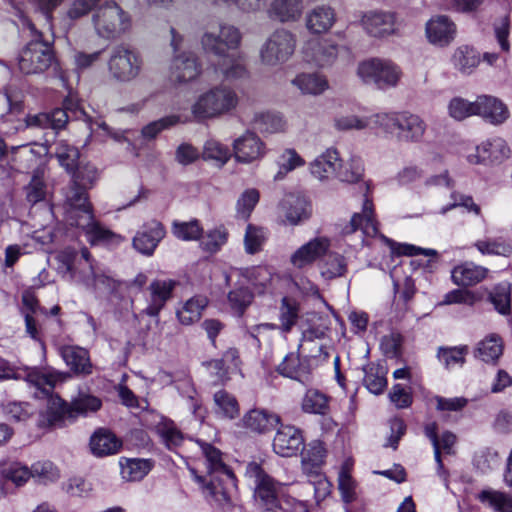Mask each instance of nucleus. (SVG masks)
Returning <instances> with one entry per match:
<instances>
[{
    "label": "nucleus",
    "mask_w": 512,
    "mask_h": 512,
    "mask_svg": "<svg viewBox=\"0 0 512 512\" xmlns=\"http://www.w3.org/2000/svg\"><path fill=\"white\" fill-rule=\"evenodd\" d=\"M122 478L127 481H139L143 479L153 467L149 459H125L120 461Z\"/></svg>",
    "instance_id": "42"
},
{
    "label": "nucleus",
    "mask_w": 512,
    "mask_h": 512,
    "mask_svg": "<svg viewBox=\"0 0 512 512\" xmlns=\"http://www.w3.org/2000/svg\"><path fill=\"white\" fill-rule=\"evenodd\" d=\"M26 380L37 389L35 392L36 397H48L49 407L51 398L56 397L52 395L53 389L58 382L63 381V376L61 373L56 371L40 370L34 368L27 372Z\"/></svg>",
    "instance_id": "25"
},
{
    "label": "nucleus",
    "mask_w": 512,
    "mask_h": 512,
    "mask_svg": "<svg viewBox=\"0 0 512 512\" xmlns=\"http://www.w3.org/2000/svg\"><path fill=\"white\" fill-rule=\"evenodd\" d=\"M142 65L140 53L124 43L112 47L107 62L111 78L120 83H128L136 79L141 73Z\"/></svg>",
    "instance_id": "6"
},
{
    "label": "nucleus",
    "mask_w": 512,
    "mask_h": 512,
    "mask_svg": "<svg viewBox=\"0 0 512 512\" xmlns=\"http://www.w3.org/2000/svg\"><path fill=\"white\" fill-rule=\"evenodd\" d=\"M244 425L256 432H264L273 424L280 422V418L274 414H268L264 410H251L244 416Z\"/></svg>",
    "instance_id": "45"
},
{
    "label": "nucleus",
    "mask_w": 512,
    "mask_h": 512,
    "mask_svg": "<svg viewBox=\"0 0 512 512\" xmlns=\"http://www.w3.org/2000/svg\"><path fill=\"white\" fill-rule=\"evenodd\" d=\"M488 275V269L473 262H465L456 266L451 273L452 281L458 286H473Z\"/></svg>",
    "instance_id": "34"
},
{
    "label": "nucleus",
    "mask_w": 512,
    "mask_h": 512,
    "mask_svg": "<svg viewBox=\"0 0 512 512\" xmlns=\"http://www.w3.org/2000/svg\"><path fill=\"white\" fill-rule=\"evenodd\" d=\"M299 318V304L296 300L283 297L279 307V329L288 333L295 326Z\"/></svg>",
    "instance_id": "43"
},
{
    "label": "nucleus",
    "mask_w": 512,
    "mask_h": 512,
    "mask_svg": "<svg viewBox=\"0 0 512 512\" xmlns=\"http://www.w3.org/2000/svg\"><path fill=\"white\" fill-rule=\"evenodd\" d=\"M468 353L466 346L462 347H440L437 353V357L440 362L443 363L445 368L451 369L455 366L461 367L465 363V356Z\"/></svg>",
    "instance_id": "57"
},
{
    "label": "nucleus",
    "mask_w": 512,
    "mask_h": 512,
    "mask_svg": "<svg viewBox=\"0 0 512 512\" xmlns=\"http://www.w3.org/2000/svg\"><path fill=\"white\" fill-rule=\"evenodd\" d=\"M242 40L238 28L229 24H221L218 32H205L201 38V45L205 52L218 57L228 54L239 48Z\"/></svg>",
    "instance_id": "10"
},
{
    "label": "nucleus",
    "mask_w": 512,
    "mask_h": 512,
    "mask_svg": "<svg viewBox=\"0 0 512 512\" xmlns=\"http://www.w3.org/2000/svg\"><path fill=\"white\" fill-rule=\"evenodd\" d=\"M336 21L334 9L330 6H316L307 12L305 26L313 34H321L329 31Z\"/></svg>",
    "instance_id": "30"
},
{
    "label": "nucleus",
    "mask_w": 512,
    "mask_h": 512,
    "mask_svg": "<svg viewBox=\"0 0 512 512\" xmlns=\"http://www.w3.org/2000/svg\"><path fill=\"white\" fill-rule=\"evenodd\" d=\"M36 38L26 44L18 56V69L25 75L44 73L55 60L53 47L42 39V34L35 29L34 24H28Z\"/></svg>",
    "instance_id": "4"
},
{
    "label": "nucleus",
    "mask_w": 512,
    "mask_h": 512,
    "mask_svg": "<svg viewBox=\"0 0 512 512\" xmlns=\"http://www.w3.org/2000/svg\"><path fill=\"white\" fill-rule=\"evenodd\" d=\"M60 355L76 375L87 376L93 372L89 352L79 346L67 345L60 348Z\"/></svg>",
    "instance_id": "28"
},
{
    "label": "nucleus",
    "mask_w": 512,
    "mask_h": 512,
    "mask_svg": "<svg viewBox=\"0 0 512 512\" xmlns=\"http://www.w3.org/2000/svg\"><path fill=\"white\" fill-rule=\"evenodd\" d=\"M172 232L174 236L183 241L198 240L203 233L198 220H191L188 222L175 221L172 225Z\"/></svg>",
    "instance_id": "58"
},
{
    "label": "nucleus",
    "mask_w": 512,
    "mask_h": 512,
    "mask_svg": "<svg viewBox=\"0 0 512 512\" xmlns=\"http://www.w3.org/2000/svg\"><path fill=\"white\" fill-rule=\"evenodd\" d=\"M341 50L342 47L332 39H310L303 45L302 54L306 62L318 67H327L335 62Z\"/></svg>",
    "instance_id": "11"
},
{
    "label": "nucleus",
    "mask_w": 512,
    "mask_h": 512,
    "mask_svg": "<svg viewBox=\"0 0 512 512\" xmlns=\"http://www.w3.org/2000/svg\"><path fill=\"white\" fill-rule=\"evenodd\" d=\"M305 440L300 429L292 425H281L273 439V451L281 457H293L303 451Z\"/></svg>",
    "instance_id": "16"
},
{
    "label": "nucleus",
    "mask_w": 512,
    "mask_h": 512,
    "mask_svg": "<svg viewBox=\"0 0 512 512\" xmlns=\"http://www.w3.org/2000/svg\"><path fill=\"white\" fill-rule=\"evenodd\" d=\"M304 10L303 0H272L267 9L270 19L280 23L297 22Z\"/></svg>",
    "instance_id": "27"
},
{
    "label": "nucleus",
    "mask_w": 512,
    "mask_h": 512,
    "mask_svg": "<svg viewBox=\"0 0 512 512\" xmlns=\"http://www.w3.org/2000/svg\"><path fill=\"white\" fill-rule=\"evenodd\" d=\"M30 471L31 477L43 484L55 482L60 476L58 469L49 461L34 463Z\"/></svg>",
    "instance_id": "63"
},
{
    "label": "nucleus",
    "mask_w": 512,
    "mask_h": 512,
    "mask_svg": "<svg viewBox=\"0 0 512 512\" xmlns=\"http://www.w3.org/2000/svg\"><path fill=\"white\" fill-rule=\"evenodd\" d=\"M176 282L171 279H156L148 287L149 303L144 309V313L151 317H156L166 305V302L172 297V292Z\"/></svg>",
    "instance_id": "22"
},
{
    "label": "nucleus",
    "mask_w": 512,
    "mask_h": 512,
    "mask_svg": "<svg viewBox=\"0 0 512 512\" xmlns=\"http://www.w3.org/2000/svg\"><path fill=\"white\" fill-rule=\"evenodd\" d=\"M295 35L284 28L275 30L260 49V59L264 65L277 66L286 62L294 53Z\"/></svg>",
    "instance_id": "7"
},
{
    "label": "nucleus",
    "mask_w": 512,
    "mask_h": 512,
    "mask_svg": "<svg viewBox=\"0 0 512 512\" xmlns=\"http://www.w3.org/2000/svg\"><path fill=\"white\" fill-rule=\"evenodd\" d=\"M25 122L27 127L59 130L64 128L68 122V114L65 109L58 108L50 113L28 115Z\"/></svg>",
    "instance_id": "37"
},
{
    "label": "nucleus",
    "mask_w": 512,
    "mask_h": 512,
    "mask_svg": "<svg viewBox=\"0 0 512 512\" xmlns=\"http://www.w3.org/2000/svg\"><path fill=\"white\" fill-rule=\"evenodd\" d=\"M64 196L66 221L69 225H76L81 214L92 213V205L88 201L86 188L79 183L72 180V183L65 189Z\"/></svg>",
    "instance_id": "15"
},
{
    "label": "nucleus",
    "mask_w": 512,
    "mask_h": 512,
    "mask_svg": "<svg viewBox=\"0 0 512 512\" xmlns=\"http://www.w3.org/2000/svg\"><path fill=\"white\" fill-rule=\"evenodd\" d=\"M26 200L34 205L46 198L47 186L44 181V174L41 170L33 172L30 182L24 188Z\"/></svg>",
    "instance_id": "52"
},
{
    "label": "nucleus",
    "mask_w": 512,
    "mask_h": 512,
    "mask_svg": "<svg viewBox=\"0 0 512 512\" xmlns=\"http://www.w3.org/2000/svg\"><path fill=\"white\" fill-rule=\"evenodd\" d=\"M357 75L364 84L379 90L395 88L403 75L401 68L389 59L369 58L357 66Z\"/></svg>",
    "instance_id": "5"
},
{
    "label": "nucleus",
    "mask_w": 512,
    "mask_h": 512,
    "mask_svg": "<svg viewBox=\"0 0 512 512\" xmlns=\"http://www.w3.org/2000/svg\"><path fill=\"white\" fill-rule=\"evenodd\" d=\"M478 500L495 512H512V495L494 490L484 489L478 496Z\"/></svg>",
    "instance_id": "38"
},
{
    "label": "nucleus",
    "mask_w": 512,
    "mask_h": 512,
    "mask_svg": "<svg viewBox=\"0 0 512 512\" xmlns=\"http://www.w3.org/2000/svg\"><path fill=\"white\" fill-rule=\"evenodd\" d=\"M362 230V232L369 237H374L378 233L377 221L374 218L373 204L365 198L361 213H355L348 225L345 226V233H353L356 230Z\"/></svg>",
    "instance_id": "31"
},
{
    "label": "nucleus",
    "mask_w": 512,
    "mask_h": 512,
    "mask_svg": "<svg viewBox=\"0 0 512 512\" xmlns=\"http://www.w3.org/2000/svg\"><path fill=\"white\" fill-rule=\"evenodd\" d=\"M254 124L262 133H278L285 130L286 122L276 113H259L254 118Z\"/></svg>",
    "instance_id": "53"
},
{
    "label": "nucleus",
    "mask_w": 512,
    "mask_h": 512,
    "mask_svg": "<svg viewBox=\"0 0 512 512\" xmlns=\"http://www.w3.org/2000/svg\"><path fill=\"white\" fill-rule=\"evenodd\" d=\"M426 129L427 125L419 115L404 111L401 112L395 137L400 142L418 143L423 139Z\"/></svg>",
    "instance_id": "23"
},
{
    "label": "nucleus",
    "mask_w": 512,
    "mask_h": 512,
    "mask_svg": "<svg viewBox=\"0 0 512 512\" xmlns=\"http://www.w3.org/2000/svg\"><path fill=\"white\" fill-rule=\"evenodd\" d=\"M55 155L62 167H64L69 173H74L75 169L79 166V150L69 145L65 141L58 142L56 146Z\"/></svg>",
    "instance_id": "54"
},
{
    "label": "nucleus",
    "mask_w": 512,
    "mask_h": 512,
    "mask_svg": "<svg viewBox=\"0 0 512 512\" xmlns=\"http://www.w3.org/2000/svg\"><path fill=\"white\" fill-rule=\"evenodd\" d=\"M246 473L254 481L256 502L266 506L265 511H274L278 504L279 484L255 462L248 464Z\"/></svg>",
    "instance_id": "9"
},
{
    "label": "nucleus",
    "mask_w": 512,
    "mask_h": 512,
    "mask_svg": "<svg viewBox=\"0 0 512 512\" xmlns=\"http://www.w3.org/2000/svg\"><path fill=\"white\" fill-rule=\"evenodd\" d=\"M227 239V231L222 228H216L203 236L200 246L206 252L215 253L227 242Z\"/></svg>",
    "instance_id": "64"
},
{
    "label": "nucleus",
    "mask_w": 512,
    "mask_h": 512,
    "mask_svg": "<svg viewBox=\"0 0 512 512\" xmlns=\"http://www.w3.org/2000/svg\"><path fill=\"white\" fill-rule=\"evenodd\" d=\"M503 353V341L500 336L491 334L480 341L475 351V357L487 363H495Z\"/></svg>",
    "instance_id": "39"
},
{
    "label": "nucleus",
    "mask_w": 512,
    "mask_h": 512,
    "mask_svg": "<svg viewBox=\"0 0 512 512\" xmlns=\"http://www.w3.org/2000/svg\"><path fill=\"white\" fill-rule=\"evenodd\" d=\"M267 235L262 227L249 224L244 237L245 250L249 254H255L262 249Z\"/></svg>",
    "instance_id": "61"
},
{
    "label": "nucleus",
    "mask_w": 512,
    "mask_h": 512,
    "mask_svg": "<svg viewBox=\"0 0 512 512\" xmlns=\"http://www.w3.org/2000/svg\"><path fill=\"white\" fill-rule=\"evenodd\" d=\"M338 164V152L335 149H327L310 163L309 169L313 177L324 181L335 175Z\"/></svg>",
    "instance_id": "35"
},
{
    "label": "nucleus",
    "mask_w": 512,
    "mask_h": 512,
    "mask_svg": "<svg viewBox=\"0 0 512 512\" xmlns=\"http://www.w3.org/2000/svg\"><path fill=\"white\" fill-rule=\"evenodd\" d=\"M238 97L227 86H217L200 94L191 106L197 120L215 118L228 113L237 106Z\"/></svg>",
    "instance_id": "3"
},
{
    "label": "nucleus",
    "mask_w": 512,
    "mask_h": 512,
    "mask_svg": "<svg viewBox=\"0 0 512 512\" xmlns=\"http://www.w3.org/2000/svg\"><path fill=\"white\" fill-rule=\"evenodd\" d=\"M336 177L347 183L359 181L363 176V164L357 157H351L348 161L337 165Z\"/></svg>",
    "instance_id": "51"
},
{
    "label": "nucleus",
    "mask_w": 512,
    "mask_h": 512,
    "mask_svg": "<svg viewBox=\"0 0 512 512\" xmlns=\"http://www.w3.org/2000/svg\"><path fill=\"white\" fill-rule=\"evenodd\" d=\"M207 463L209 480L197 475L193 470L194 479L201 485L204 498L218 507H226L231 504L228 487L234 484V474L223 462L221 451L213 445L197 440Z\"/></svg>",
    "instance_id": "1"
},
{
    "label": "nucleus",
    "mask_w": 512,
    "mask_h": 512,
    "mask_svg": "<svg viewBox=\"0 0 512 512\" xmlns=\"http://www.w3.org/2000/svg\"><path fill=\"white\" fill-rule=\"evenodd\" d=\"M90 450L97 457L117 453L121 448V441L106 428L97 429L90 437Z\"/></svg>",
    "instance_id": "33"
},
{
    "label": "nucleus",
    "mask_w": 512,
    "mask_h": 512,
    "mask_svg": "<svg viewBox=\"0 0 512 512\" xmlns=\"http://www.w3.org/2000/svg\"><path fill=\"white\" fill-rule=\"evenodd\" d=\"M101 405L99 398L88 394L79 395L70 404L60 397L51 398L49 406L50 421L56 422L65 417H76L78 415L85 416L99 410Z\"/></svg>",
    "instance_id": "8"
},
{
    "label": "nucleus",
    "mask_w": 512,
    "mask_h": 512,
    "mask_svg": "<svg viewBox=\"0 0 512 512\" xmlns=\"http://www.w3.org/2000/svg\"><path fill=\"white\" fill-rule=\"evenodd\" d=\"M81 256L87 266V271L81 272L79 275V282H81L87 289L94 291H109L114 288V281L112 278L104 275L91 261V255L87 248H83Z\"/></svg>",
    "instance_id": "24"
},
{
    "label": "nucleus",
    "mask_w": 512,
    "mask_h": 512,
    "mask_svg": "<svg viewBox=\"0 0 512 512\" xmlns=\"http://www.w3.org/2000/svg\"><path fill=\"white\" fill-rule=\"evenodd\" d=\"M201 74V64L192 52L174 55L170 68L169 80L175 85L186 84L196 80Z\"/></svg>",
    "instance_id": "14"
},
{
    "label": "nucleus",
    "mask_w": 512,
    "mask_h": 512,
    "mask_svg": "<svg viewBox=\"0 0 512 512\" xmlns=\"http://www.w3.org/2000/svg\"><path fill=\"white\" fill-rule=\"evenodd\" d=\"M364 372L363 381L367 389L376 395L381 394L387 385L384 368L379 365L371 364L364 368Z\"/></svg>",
    "instance_id": "49"
},
{
    "label": "nucleus",
    "mask_w": 512,
    "mask_h": 512,
    "mask_svg": "<svg viewBox=\"0 0 512 512\" xmlns=\"http://www.w3.org/2000/svg\"><path fill=\"white\" fill-rule=\"evenodd\" d=\"M75 227L81 228L91 244L120 242L121 237L95 221L93 213L80 215Z\"/></svg>",
    "instance_id": "29"
},
{
    "label": "nucleus",
    "mask_w": 512,
    "mask_h": 512,
    "mask_svg": "<svg viewBox=\"0 0 512 512\" xmlns=\"http://www.w3.org/2000/svg\"><path fill=\"white\" fill-rule=\"evenodd\" d=\"M361 26L364 31L374 38H385L397 31L396 16L391 12L369 11L363 14Z\"/></svg>",
    "instance_id": "17"
},
{
    "label": "nucleus",
    "mask_w": 512,
    "mask_h": 512,
    "mask_svg": "<svg viewBox=\"0 0 512 512\" xmlns=\"http://www.w3.org/2000/svg\"><path fill=\"white\" fill-rule=\"evenodd\" d=\"M208 305V299L204 296H195L187 300L181 309L177 311V318L183 325H191L197 322L203 310Z\"/></svg>",
    "instance_id": "40"
},
{
    "label": "nucleus",
    "mask_w": 512,
    "mask_h": 512,
    "mask_svg": "<svg viewBox=\"0 0 512 512\" xmlns=\"http://www.w3.org/2000/svg\"><path fill=\"white\" fill-rule=\"evenodd\" d=\"M214 403L217 407L216 412L225 418L233 419L239 415V405L236 398L225 390H220L214 394Z\"/></svg>",
    "instance_id": "55"
},
{
    "label": "nucleus",
    "mask_w": 512,
    "mask_h": 512,
    "mask_svg": "<svg viewBox=\"0 0 512 512\" xmlns=\"http://www.w3.org/2000/svg\"><path fill=\"white\" fill-rule=\"evenodd\" d=\"M92 25L96 34L104 39H115L125 34L132 25L131 16L115 1L98 4L92 13Z\"/></svg>",
    "instance_id": "2"
},
{
    "label": "nucleus",
    "mask_w": 512,
    "mask_h": 512,
    "mask_svg": "<svg viewBox=\"0 0 512 512\" xmlns=\"http://www.w3.org/2000/svg\"><path fill=\"white\" fill-rule=\"evenodd\" d=\"M477 250L483 255H498L510 257L512 255V242L503 239L478 240L475 243Z\"/></svg>",
    "instance_id": "50"
},
{
    "label": "nucleus",
    "mask_w": 512,
    "mask_h": 512,
    "mask_svg": "<svg viewBox=\"0 0 512 512\" xmlns=\"http://www.w3.org/2000/svg\"><path fill=\"white\" fill-rule=\"evenodd\" d=\"M476 116L492 125L503 124L510 116L505 103L492 95H479L475 99Z\"/></svg>",
    "instance_id": "19"
},
{
    "label": "nucleus",
    "mask_w": 512,
    "mask_h": 512,
    "mask_svg": "<svg viewBox=\"0 0 512 512\" xmlns=\"http://www.w3.org/2000/svg\"><path fill=\"white\" fill-rule=\"evenodd\" d=\"M401 112H380L370 117L371 123L382 129L385 133L395 135L398 128Z\"/></svg>",
    "instance_id": "62"
},
{
    "label": "nucleus",
    "mask_w": 512,
    "mask_h": 512,
    "mask_svg": "<svg viewBox=\"0 0 512 512\" xmlns=\"http://www.w3.org/2000/svg\"><path fill=\"white\" fill-rule=\"evenodd\" d=\"M216 63L215 71L227 81L244 79L248 75L244 57L238 54H226L220 56Z\"/></svg>",
    "instance_id": "32"
},
{
    "label": "nucleus",
    "mask_w": 512,
    "mask_h": 512,
    "mask_svg": "<svg viewBox=\"0 0 512 512\" xmlns=\"http://www.w3.org/2000/svg\"><path fill=\"white\" fill-rule=\"evenodd\" d=\"M330 248L327 237H316L302 245L291 255V263L298 269L311 266L320 257L326 255Z\"/></svg>",
    "instance_id": "20"
},
{
    "label": "nucleus",
    "mask_w": 512,
    "mask_h": 512,
    "mask_svg": "<svg viewBox=\"0 0 512 512\" xmlns=\"http://www.w3.org/2000/svg\"><path fill=\"white\" fill-rule=\"evenodd\" d=\"M510 155V149L502 138L489 139L475 148V152L467 159L472 164H488L502 162Z\"/></svg>",
    "instance_id": "18"
},
{
    "label": "nucleus",
    "mask_w": 512,
    "mask_h": 512,
    "mask_svg": "<svg viewBox=\"0 0 512 512\" xmlns=\"http://www.w3.org/2000/svg\"><path fill=\"white\" fill-rule=\"evenodd\" d=\"M230 149L215 139H209L205 142L202 157L206 161H213L215 165L222 167L231 158Z\"/></svg>",
    "instance_id": "46"
},
{
    "label": "nucleus",
    "mask_w": 512,
    "mask_h": 512,
    "mask_svg": "<svg viewBox=\"0 0 512 512\" xmlns=\"http://www.w3.org/2000/svg\"><path fill=\"white\" fill-rule=\"evenodd\" d=\"M277 372L284 377L307 383L311 374L309 359L301 358L297 352H290L277 366Z\"/></svg>",
    "instance_id": "26"
},
{
    "label": "nucleus",
    "mask_w": 512,
    "mask_h": 512,
    "mask_svg": "<svg viewBox=\"0 0 512 512\" xmlns=\"http://www.w3.org/2000/svg\"><path fill=\"white\" fill-rule=\"evenodd\" d=\"M244 284V281H240L239 286L228 294V301L231 307L239 313H243L253 300L252 292Z\"/></svg>",
    "instance_id": "59"
},
{
    "label": "nucleus",
    "mask_w": 512,
    "mask_h": 512,
    "mask_svg": "<svg viewBox=\"0 0 512 512\" xmlns=\"http://www.w3.org/2000/svg\"><path fill=\"white\" fill-rule=\"evenodd\" d=\"M322 263L321 274L327 279L342 277L347 272V262L339 253L327 252Z\"/></svg>",
    "instance_id": "48"
},
{
    "label": "nucleus",
    "mask_w": 512,
    "mask_h": 512,
    "mask_svg": "<svg viewBox=\"0 0 512 512\" xmlns=\"http://www.w3.org/2000/svg\"><path fill=\"white\" fill-rule=\"evenodd\" d=\"M453 66L463 74H470L478 65L479 58L475 51L468 46H460L455 49L452 58Z\"/></svg>",
    "instance_id": "47"
},
{
    "label": "nucleus",
    "mask_w": 512,
    "mask_h": 512,
    "mask_svg": "<svg viewBox=\"0 0 512 512\" xmlns=\"http://www.w3.org/2000/svg\"><path fill=\"white\" fill-rule=\"evenodd\" d=\"M292 84L304 95L318 96L329 89V82L325 75L317 72L300 73Z\"/></svg>",
    "instance_id": "36"
},
{
    "label": "nucleus",
    "mask_w": 512,
    "mask_h": 512,
    "mask_svg": "<svg viewBox=\"0 0 512 512\" xmlns=\"http://www.w3.org/2000/svg\"><path fill=\"white\" fill-rule=\"evenodd\" d=\"M166 231L162 223L152 220L143 225L133 238V247L140 253L150 256L165 237Z\"/></svg>",
    "instance_id": "21"
},
{
    "label": "nucleus",
    "mask_w": 512,
    "mask_h": 512,
    "mask_svg": "<svg viewBox=\"0 0 512 512\" xmlns=\"http://www.w3.org/2000/svg\"><path fill=\"white\" fill-rule=\"evenodd\" d=\"M425 36L435 47H448L456 39L457 25L446 15H435L425 24Z\"/></svg>",
    "instance_id": "13"
},
{
    "label": "nucleus",
    "mask_w": 512,
    "mask_h": 512,
    "mask_svg": "<svg viewBox=\"0 0 512 512\" xmlns=\"http://www.w3.org/2000/svg\"><path fill=\"white\" fill-rule=\"evenodd\" d=\"M283 208L285 209L286 219L294 225L307 219L310 215V205L302 197L287 196L283 201Z\"/></svg>",
    "instance_id": "41"
},
{
    "label": "nucleus",
    "mask_w": 512,
    "mask_h": 512,
    "mask_svg": "<svg viewBox=\"0 0 512 512\" xmlns=\"http://www.w3.org/2000/svg\"><path fill=\"white\" fill-rule=\"evenodd\" d=\"M301 408L305 413L326 415L329 412L328 398L318 390L309 389L302 399Z\"/></svg>",
    "instance_id": "44"
},
{
    "label": "nucleus",
    "mask_w": 512,
    "mask_h": 512,
    "mask_svg": "<svg viewBox=\"0 0 512 512\" xmlns=\"http://www.w3.org/2000/svg\"><path fill=\"white\" fill-rule=\"evenodd\" d=\"M232 147L235 160L242 164L260 161L267 152L266 145L262 139L251 131H246L237 137L233 141Z\"/></svg>",
    "instance_id": "12"
},
{
    "label": "nucleus",
    "mask_w": 512,
    "mask_h": 512,
    "mask_svg": "<svg viewBox=\"0 0 512 512\" xmlns=\"http://www.w3.org/2000/svg\"><path fill=\"white\" fill-rule=\"evenodd\" d=\"M448 114L456 121H462L470 116H476L475 101H468L462 97L452 98L447 106Z\"/></svg>",
    "instance_id": "56"
},
{
    "label": "nucleus",
    "mask_w": 512,
    "mask_h": 512,
    "mask_svg": "<svg viewBox=\"0 0 512 512\" xmlns=\"http://www.w3.org/2000/svg\"><path fill=\"white\" fill-rule=\"evenodd\" d=\"M280 170L275 179H282L287 173L305 164L304 159L294 149H286L278 160Z\"/></svg>",
    "instance_id": "60"
}]
</instances>
